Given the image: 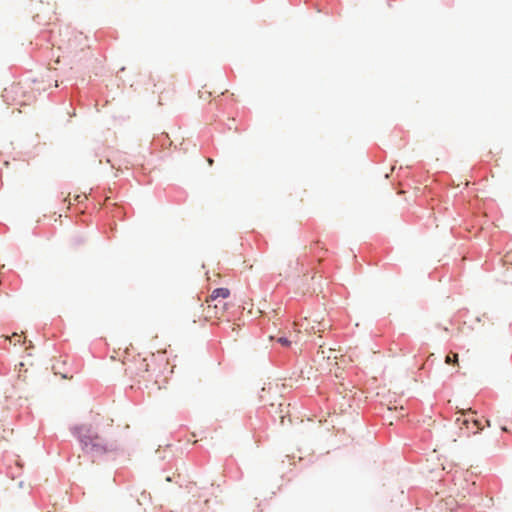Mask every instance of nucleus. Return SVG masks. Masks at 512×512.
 <instances>
[{
  "mask_svg": "<svg viewBox=\"0 0 512 512\" xmlns=\"http://www.w3.org/2000/svg\"><path fill=\"white\" fill-rule=\"evenodd\" d=\"M209 164L211 165L213 163L212 159H208Z\"/></svg>",
  "mask_w": 512,
  "mask_h": 512,
  "instance_id": "1a4fd4ad",
  "label": "nucleus"
},
{
  "mask_svg": "<svg viewBox=\"0 0 512 512\" xmlns=\"http://www.w3.org/2000/svg\"><path fill=\"white\" fill-rule=\"evenodd\" d=\"M482 317H486V314L484 313L482 316L476 317L475 322H477V323L481 322Z\"/></svg>",
  "mask_w": 512,
  "mask_h": 512,
  "instance_id": "0eeeda50",
  "label": "nucleus"
},
{
  "mask_svg": "<svg viewBox=\"0 0 512 512\" xmlns=\"http://www.w3.org/2000/svg\"><path fill=\"white\" fill-rule=\"evenodd\" d=\"M467 313H468V310H467V309H465V310H460V311H458V316H459V317H461V316L466 315Z\"/></svg>",
  "mask_w": 512,
  "mask_h": 512,
  "instance_id": "423d86ee",
  "label": "nucleus"
},
{
  "mask_svg": "<svg viewBox=\"0 0 512 512\" xmlns=\"http://www.w3.org/2000/svg\"><path fill=\"white\" fill-rule=\"evenodd\" d=\"M278 342L284 347L291 345V341L286 336L279 337Z\"/></svg>",
  "mask_w": 512,
  "mask_h": 512,
  "instance_id": "20e7f679",
  "label": "nucleus"
},
{
  "mask_svg": "<svg viewBox=\"0 0 512 512\" xmlns=\"http://www.w3.org/2000/svg\"><path fill=\"white\" fill-rule=\"evenodd\" d=\"M170 145H171V141H170L169 136H168L167 134H163V135L161 136V146H162L163 148H166V147H168V146H170Z\"/></svg>",
  "mask_w": 512,
  "mask_h": 512,
  "instance_id": "7ed1b4c3",
  "label": "nucleus"
},
{
  "mask_svg": "<svg viewBox=\"0 0 512 512\" xmlns=\"http://www.w3.org/2000/svg\"><path fill=\"white\" fill-rule=\"evenodd\" d=\"M70 432L79 441L82 451L93 457L103 456L118 448L115 442L105 441L91 425H74Z\"/></svg>",
  "mask_w": 512,
  "mask_h": 512,
  "instance_id": "f257e3e1",
  "label": "nucleus"
},
{
  "mask_svg": "<svg viewBox=\"0 0 512 512\" xmlns=\"http://www.w3.org/2000/svg\"><path fill=\"white\" fill-rule=\"evenodd\" d=\"M166 481L171 482V481H172V478H171L170 476H167V477H166Z\"/></svg>",
  "mask_w": 512,
  "mask_h": 512,
  "instance_id": "6e6552de",
  "label": "nucleus"
},
{
  "mask_svg": "<svg viewBox=\"0 0 512 512\" xmlns=\"http://www.w3.org/2000/svg\"><path fill=\"white\" fill-rule=\"evenodd\" d=\"M230 296V290L226 287H218L212 291L211 298L216 300L218 298L226 299Z\"/></svg>",
  "mask_w": 512,
  "mask_h": 512,
  "instance_id": "f03ea898",
  "label": "nucleus"
},
{
  "mask_svg": "<svg viewBox=\"0 0 512 512\" xmlns=\"http://www.w3.org/2000/svg\"><path fill=\"white\" fill-rule=\"evenodd\" d=\"M458 356L456 354L447 355L446 356V362L450 365L454 364V362L457 360Z\"/></svg>",
  "mask_w": 512,
  "mask_h": 512,
  "instance_id": "39448f33",
  "label": "nucleus"
}]
</instances>
